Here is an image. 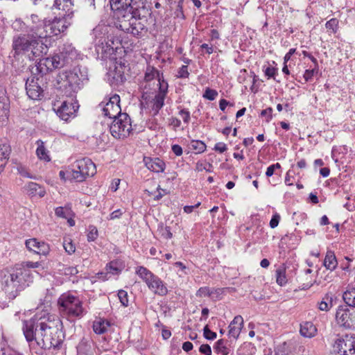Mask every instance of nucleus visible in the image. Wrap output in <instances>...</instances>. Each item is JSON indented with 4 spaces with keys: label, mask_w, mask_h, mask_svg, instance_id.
<instances>
[{
    "label": "nucleus",
    "mask_w": 355,
    "mask_h": 355,
    "mask_svg": "<svg viewBox=\"0 0 355 355\" xmlns=\"http://www.w3.org/2000/svg\"><path fill=\"white\" fill-rule=\"evenodd\" d=\"M70 209L64 208L62 207H58L55 209V215L63 218H68V217L70 216Z\"/></svg>",
    "instance_id": "38"
},
{
    "label": "nucleus",
    "mask_w": 355,
    "mask_h": 355,
    "mask_svg": "<svg viewBox=\"0 0 355 355\" xmlns=\"http://www.w3.org/2000/svg\"><path fill=\"white\" fill-rule=\"evenodd\" d=\"M132 130L131 119L126 113L115 117L110 126L111 135L119 139L128 137Z\"/></svg>",
    "instance_id": "9"
},
{
    "label": "nucleus",
    "mask_w": 355,
    "mask_h": 355,
    "mask_svg": "<svg viewBox=\"0 0 355 355\" xmlns=\"http://www.w3.org/2000/svg\"><path fill=\"white\" fill-rule=\"evenodd\" d=\"M26 246L30 251L40 255H46L50 251V248L47 243L39 241L36 239L26 240Z\"/></svg>",
    "instance_id": "17"
},
{
    "label": "nucleus",
    "mask_w": 355,
    "mask_h": 355,
    "mask_svg": "<svg viewBox=\"0 0 355 355\" xmlns=\"http://www.w3.org/2000/svg\"><path fill=\"white\" fill-rule=\"evenodd\" d=\"M33 277L28 270L16 267L4 275L2 283L3 289L10 298H15L18 294L29 286Z\"/></svg>",
    "instance_id": "4"
},
{
    "label": "nucleus",
    "mask_w": 355,
    "mask_h": 355,
    "mask_svg": "<svg viewBox=\"0 0 355 355\" xmlns=\"http://www.w3.org/2000/svg\"><path fill=\"white\" fill-rule=\"evenodd\" d=\"M36 144L37 145L36 154L38 158L46 162L50 161V157L48 155V150L44 147V142L42 140L39 139L36 141Z\"/></svg>",
    "instance_id": "29"
},
{
    "label": "nucleus",
    "mask_w": 355,
    "mask_h": 355,
    "mask_svg": "<svg viewBox=\"0 0 355 355\" xmlns=\"http://www.w3.org/2000/svg\"><path fill=\"white\" fill-rule=\"evenodd\" d=\"M37 68L40 73H46L49 71L54 70L51 56L40 58L37 62Z\"/></svg>",
    "instance_id": "24"
},
{
    "label": "nucleus",
    "mask_w": 355,
    "mask_h": 355,
    "mask_svg": "<svg viewBox=\"0 0 355 355\" xmlns=\"http://www.w3.org/2000/svg\"><path fill=\"white\" fill-rule=\"evenodd\" d=\"M276 282L280 286H285L288 282L286 267L284 264L279 266L275 270Z\"/></svg>",
    "instance_id": "26"
},
{
    "label": "nucleus",
    "mask_w": 355,
    "mask_h": 355,
    "mask_svg": "<svg viewBox=\"0 0 355 355\" xmlns=\"http://www.w3.org/2000/svg\"><path fill=\"white\" fill-rule=\"evenodd\" d=\"M343 298L346 304L355 307V288L350 287L343 295Z\"/></svg>",
    "instance_id": "32"
},
{
    "label": "nucleus",
    "mask_w": 355,
    "mask_h": 355,
    "mask_svg": "<svg viewBox=\"0 0 355 355\" xmlns=\"http://www.w3.org/2000/svg\"><path fill=\"white\" fill-rule=\"evenodd\" d=\"M207 166L211 167V164H207L204 162H198L196 165V171L200 172L204 170H207Z\"/></svg>",
    "instance_id": "57"
},
{
    "label": "nucleus",
    "mask_w": 355,
    "mask_h": 355,
    "mask_svg": "<svg viewBox=\"0 0 355 355\" xmlns=\"http://www.w3.org/2000/svg\"><path fill=\"white\" fill-rule=\"evenodd\" d=\"M338 24V20L336 19L333 18L329 20L326 23L325 26L328 30H330L332 33H336L337 31Z\"/></svg>",
    "instance_id": "44"
},
{
    "label": "nucleus",
    "mask_w": 355,
    "mask_h": 355,
    "mask_svg": "<svg viewBox=\"0 0 355 355\" xmlns=\"http://www.w3.org/2000/svg\"><path fill=\"white\" fill-rule=\"evenodd\" d=\"M182 2H183V0H180L178 5V8L175 12V15L177 18H180L181 19H184L185 16H184V14L183 12Z\"/></svg>",
    "instance_id": "49"
},
{
    "label": "nucleus",
    "mask_w": 355,
    "mask_h": 355,
    "mask_svg": "<svg viewBox=\"0 0 355 355\" xmlns=\"http://www.w3.org/2000/svg\"><path fill=\"white\" fill-rule=\"evenodd\" d=\"M78 272V269L73 266H68L64 268V274L66 275H74Z\"/></svg>",
    "instance_id": "58"
},
{
    "label": "nucleus",
    "mask_w": 355,
    "mask_h": 355,
    "mask_svg": "<svg viewBox=\"0 0 355 355\" xmlns=\"http://www.w3.org/2000/svg\"><path fill=\"white\" fill-rule=\"evenodd\" d=\"M323 264L327 270H329L331 271H333L334 270L336 269L338 265V262L334 252H327Z\"/></svg>",
    "instance_id": "27"
},
{
    "label": "nucleus",
    "mask_w": 355,
    "mask_h": 355,
    "mask_svg": "<svg viewBox=\"0 0 355 355\" xmlns=\"http://www.w3.org/2000/svg\"><path fill=\"white\" fill-rule=\"evenodd\" d=\"M116 10V27L134 36H140L146 28L147 17L151 15V6L147 0H110Z\"/></svg>",
    "instance_id": "2"
},
{
    "label": "nucleus",
    "mask_w": 355,
    "mask_h": 355,
    "mask_svg": "<svg viewBox=\"0 0 355 355\" xmlns=\"http://www.w3.org/2000/svg\"><path fill=\"white\" fill-rule=\"evenodd\" d=\"M179 115L182 118L184 123L188 124L190 121V112L185 109H182L179 112Z\"/></svg>",
    "instance_id": "51"
},
{
    "label": "nucleus",
    "mask_w": 355,
    "mask_h": 355,
    "mask_svg": "<svg viewBox=\"0 0 355 355\" xmlns=\"http://www.w3.org/2000/svg\"><path fill=\"white\" fill-rule=\"evenodd\" d=\"M172 150L177 156H180L182 154V148L180 145L175 144L172 146Z\"/></svg>",
    "instance_id": "64"
},
{
    "label": "nucleus",
    "mask_w": 355,
    "mask_h": 355,
    "mask_svg": "<svg viewBox=\"0 0 355 355\" xmlns=\"http://www.w3.org/2000/svg\"><path fill=\"white\" fill-rule=\"evenodd\" d=\"M272 109L271 107L263 110L261 112V115L266 118V121L267 123H268L272 119Z\"/></svg>",
    "instance_id": "55"
},
{
    "label": "nucleus",
    "mask_w": 355,
    "mask_h": 355,
    "mask_svg": "<svg viewBox=\"0 0 355 355\" xmlns=\"http://www.w3.org/2000/svg\"><path fill=\"white\" fill-rule=\"evenodd\" d=\"M318 71V68L314 67L313 69H306L304 74V78L306 81H309L312 79L315 73Z\"/></svg>",
    "instance_id": "50"
},
{
    "label": "nucleus",
    "mask_w": 355,
    "mask_h": 355,
    "mask_svg": "<svg viewBox=\"0 0 355 355\" xmlns=\"http://www.w3.org/2000/svg\"><path fill=\"white\" fill-rule=\"evenodd\" d=\"M159 85V94L166 96L168 92V83L163 78L162 74L157 79Z\"/></svg>",
    "instance_id": "37"
},
{
    "label": "nucleus",
    "mask_w": 355,
    "mask_h": 355,
    "mask_svg": "<svg viewBox=\"0 0 355 355\" xmlns=\"http://www.w3.org/2000/svg\"><path fill=\"white\" fill-rule=\"evenodd\" d=\"M165 98V95L157 93L150 101L152 110L154 112L153 114H157L164 106Z\"/></svg>",
    "instance_id": "28"
},
{
    "label": "nucleus",
    "mask_w": 355,
    "mask_h": 355,
    "mask_svg": "<svg viewBox=\"0 0 355 355\" xmlns=\"http://www.w3.org/2000/svg\"><path fill=\"white\" fill-rule=\"evenodd\" d=\"M300 334L305 338H313L316 335L317 329L311 322H304L300 324Z\"/></svg>",
    "instance_id": "22"
},
{
    "label": "nucleus",
    "mask_w": 355,
    "mask_h": 355,
    "mask_svg": "<svg viewBox=\"0 0 355 355\" xmlns=\"http://www.w3.org/2000/svg\"><path fill=\"white\" fill-rule=\"evenodd\" d=\"M63 247L69 254H73L76 250V247L70 239L64 241Z\"/></svg>",
    "instance_id": "40"
},
{
    "label": "nucleus",
    "mask_w": 355,
    "mask_h": 355,
    "mask_svg": "<svg viewBox=\"0 0 355 355\" xmlns=\"http://www.w3.org/2000/svg\"><path fill=\"white\" fill-rule=\"evenodd\" d=\"M31 24L28 25V34H20L13 37L12 48L17 54L27 55L30 60L41 57L46 49V46L42 40L40 31L44 28L46 19H41L38 15L30 16Z\"/></svg>",
    "instance_id": "3"
},
{
    "label": "nucleus",
    "mask_w": 355,
    "mask_h": 355,
    "mask_svg": "<svg viewBox=\"0 0 355 355\" xmlns=\"http://www.w3.org/2000/svg\"><path fill=\"white\" fill-rule=\"evenodd\" d=\"M122 268L123 267L121 263H119L118 261H111L108 265L106 266V273H98V277L103 281L107 280L110 278L108 275H118L121 272Z\"/></svg>",
    "instance_id": "18"
},
{
    "label": "nucleus",
    "mask_w": 355,
    "mask_h": 355,
    "mask_svg": "<svg viewBox=\"0 0 355 355\" xmlns=\"http://www.w3.org/2000/svg\"><path fill=\"white\" fill-rule=\"evenodd\" d=\"M38 262L25 261L21 263V267L19 268H24L28 270V268H35L39 266Z\"/></svg>",
    "instance_id": "54"
},
{
    "label": "nucleus",
    "mask_w": 355,
    "mask_h": 355,
    "mask_svg": "<svg viewBox=\"0 0 355 355\" xmlns=\"http://www.w3.org/2000/svg\"><path fill=\"white\" fill-rule=\"evenodd\" d=\"M203 331L204 336L207 340H214L216 338V334L211 331L207 325L204 327Z\"/></svg>",
    "instance_id": "48"
},
{
    "label": "nucleus",
    "mask_w": 355,
    "mask_h": 355,
    "mask_svg": "<svg viewBox=\"0 0 355 355\" xmlns=\"http://www.w3.org/2000/svg\"><path fill=\"white\" fill-rule=\"evenodd\" d=\"M227 145L222 142L217 143L214 146V150L220 153H224L225 151L227 150Z\"/></svg>",
    "instance_id": "62"
},
{
    "label": "nucleus",
    "mask_w": 355,
    "mask_h": 355,
    "mask_svg": "<svg viewBox=\"0 0 355 355\" xmlns=\"http://www.w3.org/2000/svg\"><path fill=\"white\" fill-rule=\"evenodd\" d=\"M120 97L118 94H114L109 98L105 103L102 102L99 106L101 107L103 114L110 119H114L123 114L120 106Z\"/></svg>",
    "instance_id": "13"
},
{
    "label": "nucleus",
    "mask_w": 355,
    "mask_h": 355,
    "mask_svg": "<svg viewBox=\"0 0 355 355\" xmlns=\"http://www.w3.org/2000/svg\"><path fill=\"white\" fill-rule=\"evenodd\" d=\"M210 291H211V288H209V287H207V286L201 287L197 291L196 296L200 297H206V296L210 297V295H211Z\"/></svg>",
    "instance_id": "46"
},
{
    "label": "nucleus",
    "mask_w": 355,
    "mask_h": 355,
    "mask_svg": "<svg viewBox=\"0 0 355 355\" xmlns=\"http://www.w3.org/2000/svg\"><path fill=\"white\" fill-rule=\"evenodd\" d=\"M123 213V212L121 209H116L110 214L109 217H107V220H115L119 218L122 216Z\"/></svg>",
    "instance_id": "60"
},
{
    "label": "nucleus",
    "mask_w": 355,
    "mask_h": 355,
    "mask_svg": "<svg viewBox=\"0 0 355 355\" xmlns=\"http://www.w3.org/2000/svg\"><path fill=\"white\" fill-rule=\"evenodd\" d=\"M339 306L336 313L337 323L345 328H351L355 326V309L354 306Z\"/></svg>",
    "instance_id": "10"
},
{
    "label": "nucleus",
    "mask_w": 355,
    "mask_h": 355,
    "mask_svg": "<svg viewBox=\"0 0 355 355\" xmlns=\"http://www.w3.org/2000/svg\"><path fill=\"white\" fill-rule=\"evenodd\" d=\"M42 80L40 78L33 76L28 78L26 83V89L28 97L33 100L40 99L43 96V89L40 85Z\"/></svg>",
    "instance_id": "14"
},
{
    "label": "nucleus",
    "mask_w": 355,
    "mask_h": 355,
    "mask_svg": "<svg viewBox=\"0 0 355 355\" xmlns=\"http://www.w3.org/2000/svg\"><path fill=\"white\" fill-rule=\"evenodd\" d=\"M71 173L73 180L81 182L96 174V166L90 159L83 158L73 163Z\"/></svg>",
    "instance_id": "8"
},
{
    "label": "nucleus",
    "mask_w": 355,
    "mask_h": 355,
    "mask_svg": "<svg viewBox=\"0 0 355 355\" xmlns=\"http://www.w3.org/2000/svg\"><path fill=\"white\" fill-rule=\"evenodd\" d=\"M136 274L146 283L154 294L164 296L168 293L166 284L157 275L144 266L136 268Z\"/></svg>",
    "instance_id": "7"
},
{
    "label": "nucleus",
    "mask_w": 355,
    "mask_h": 355,
    "mask_svg": "<svg viewBox=\"0 0 355 355\" xmlns=\"http://www.w3.org/2000/svg\"><path fill=\"white\" fill-rule=\"evenodd\" d=\"M10 101L6 90L0 86V124L3 125L8 119Z\"/></svg>",
    "instance_id": "16"
},
{
    "label": "nucleus",
    "mask_w": 355,
    "mask_h": 355,
    "mask_svg": "<svg viewBox=\"0 0 355 355\" xmlns=\"http://www.w3.org/2000/svg\"><path fill=\"white\" fill-rule=\"evenodd\" d=\"M199 351L200 353H202L205 355H211V347L207 344L202 345L200 347Z\"/></svg>",
    "instance_id": "59"
},
{
    "label": "nucleus",
    "mask_w": 355,
    "mask_h": 355,
    "mask_svg": "<svg viewBox=\"0 0 355 355\" xmlns=\"http://www.w3.org/2000/svg\"><path fill=\"white\" fill-rule=\"evenodd\" d=\"M71 168H68L66 171H60L59 172V176L62 180H73L72 179Z\"/></svg>",
    "instance_id": "47"
},
{
    "label": "nucleus",
    "mask_w": 355,
    "mask_h": 355,
    "mask_svg": "<svg viewBox=\"0 0 355 355\" xmlns=\"http://www.w3.org/2000/svg\"><path fill=\"white\" fill-rule=\"evenodd\" d=\"M170 125H173L174 128L180 127L181 121L176 117H171L169 119Z\"/></svg>",
    "instance_id": "63"
},
{
    "label": "nucleus",
    "mask_w": 355,
    "mask_h": 355,
    "mask_svg": "<svg viewBox=\"0 0 355 355\" xmlns=\"http://www.w3.org/2000/svg\"><path fill=\"white\" fill-rule=\"evenodd\" d=\"M60 312L69 318H80L86 313L82 301L70 293H64L58 298Z\"/></svg>",
    "instance_id": "5"
},
{
    "label": "nucleus",
    "mask_w": 355,
    "mask_h": 355,
    "mask_svg": "<svg viewBox=\"0 0 355 355\" xmlns=\"http://www.w3.org/2000/svg\"><path fill=\"white\" fill-rule=\"evenodd\" d=\"M118 297L123 306H128V295L126 291L120 290L118 293Z\"/></svg>",
    "instance_id": "43"
},
{
    "label": "nucleus",
    "mask_w": 355,
    "mask_h": 355,
    "mask_svg": "<svg viewBox=\"0 0 355 355\" xmlns=\"http://www.w3.org/2000/svg\"><path fill=\"white\" fill-rule=\"evenodd\" d=\"M98 237V230L95 226L90 225L89 227V232L87 234V240L94 241Z\"/></svg>",
    "instance_id": "41"
},
{
    "label": "nucleus",
    "mask_w": 355,
    "mask_h": 355,
    "mask_svg": "<svg viewBox=\"0 0 355 355\" xmlns=\"http://www.w3.org/2000/svg\"><path fill=\"white\" fill-rule=\"evenodd\" d=\"M62 17H54L53 19H47L44 29L39 30L42 40L53 35H58L63 33L70 26L71 22L68 19H71L73 17V11L67 12Z\"/></svg>",
    "instance_id": "6"
},
{
    "label": "nucleus",
    "mask_w": 355,
    "mask_h": 355,
    "mask_svg": "<svg viewBox=\"0 0 355 355\" xmlns=\"http://www.w3.org/2000/svg\"><path fill=\"white\" fill-rule=\"evenodd\" d=\"M279 220H280V216L278 214H274L270 221V227L275 228L276 227H277Z\"/></svg>",
    "instance_id": "56"
},
{
    "label": "nucleus",
    "mask_w": 355,
    "mask_h": 355,
    "mask_svg": "<svg viewBox=\"0 0 355 355\" xmlns=\"http://www.w3.org/2000/svg\"><path fill=\"white\" fill-rule=\"evenodd\" d=\"M265 75L268 78H274L277 72V69L275 67H268L264 70Z\"/></svg>",
    "instance_id": "53"
},
{
    "label": "nucleus",
    "mask_w": 355,
    "mask_h": 355,
    "mask_svg": "<svg viewBox=\"0 0 355 355\" xmlns=\"http://www.w3.org/2000/svg\"><path fill=\"white\" fill-rule=\"evenodd\" d=\"M62 84L60 87H63L64 95L67 97L71 98L73 100L75 94L79 89L80 79L77 73L73 71L67 72L64 75V79H62Z\"/></svg>",
    "instance_id": "12"
},
{
    "label": "nucleus",
    "mask_w": 355,
    "mask_h": 355,
    "mask_svg": "<svg viewBox=\"0 0 355 355\" xmlns=\"http://www.w3.org/2000/svg\"><path fill=\"white\" fill-rule=\"evenodd\" d=\"M17 171L18 173L23 177L28 178H33V176L30 175L28 171L23 166H19L17 167Z\"/></svg>",
    "instance_id": "61"
},
{
    "label": "nucleus",
    "mask_w": 355,
    "mask_h": 355,
    "mask_svg": "<svg viewBox=\"0 0 355 355\" xmlns=\"http://www.w3.org/2000/svg\"><path fill=\"white\" fill-rule=\"evenodd\" d=\"M162 74H160L159 72L154 67H148L145 73V80L146 81H150L153 79H157Z\"/></svg>",
    "instance_id": "34"
},
{
    "label": "nucleus",
    "mask_w": 355,
    "mask_h": 355,
    "mask_svg": "<svg viewBox=\"0 0 355 355\" xmlns=\"http://www.w3.org/2000/svg\"><path fill=\"white\" fill-rule=\"evenodd\" d=\"M189 76L188 71V67L187 65H182L178 71V78H186Z\"/></svg>",
    "instance_id": "52"
},
{
    "label": "nucleus",
    "mask_w": 355,
    "mask_h": 355,
    "mask_svg": "<svg viewBox=\"0 0 355 355\" xmlns=\"http://www.w3.org/2000/svg\"><path fill=\"white\" fill-rule=\"evenodd\" d=\"M225 288H212L210 291V297L214 300H219L223 295Z\"/></svg>",
    "instance_id": "39"
},
{
    "label": "nucleus",
    "mask_w": 355,
    "mask_h": 355,
    "mask_svg": "<svg viewBox=\"0 0 355 355\" xmlns=\"http://www.w3.org/2000/svg\"><path fill=\"white\" fill-rule=\"evenodd\" d=\"M190 148L195 150L197 153H201L206 150V145L202 141L193 140L191 141Z\"/></svg>",
    "instance_id": "36"
},
{
    "label": "nucleus",
    "mask_w": 355,
    "mask_h": 355,
    "mask_svg": "<svg viewBox=\"0 0 355 355\" xmlns=\"http://www.w3.org/2000/svg\"><path fill=\"white\" fill-rule=\"evenodd\" d=\"M109 326V322L104 320H99L94 322L93 330L97 334H103L107 331Z\"/></svg>",
    "instance_id": "31"
},
{
    "label": "nucleus",
    "mask_w": 355,
    "mask_h": 355,
    "mask_svg": "<svg viewBox=\"0 0 355 355\" xmlns=\"http://www.w3.org/2000/svg\"><path fill=\"white\" fill-rule=\"evenodd\" d=\"M217 91L211 89L210 88H207L203 94V97L209 101H214L217 97Z\"/></svg>",
    "instance_id": "42"
},
{
    "label": "nucleus",
    "mask_w": 355,
    "mask_h": 355,
    "mask_svg": "<svg viewBox=\"0 0 355 355\" xmlns=\"http://www.w3.org/2000/svg\"><path fill=\"white\" fill-rule=\"evenodd\" d=\"M60 326L61 321L58 317L43 313L25 321L23 331L31 346L36 345L41 349L57 348L63 340Z\"/></svg>",
    "instance_id": "1"
},
{
    "label": "nucleus",
    "mask_w": 355,
    "mask_h": 355,
    "mask_svg": "<svg viewBox=\"0 0 355 355\" xmlns=\"http://www.w3.org/2000/svg\"><path fill=\"white\" fill-rule=\"evenodd\" d=\"M25 190L29 196H39L40 198L44 196L46 191L45 189L40 184L30 182L24 187Z\"/></svg>",
    "instance_id": "21"
},
{
    "label": "nucleus",
    "mask_w": 355,
    "mask_h": 355,
    "mask_svg": "<svg viewBox=\"0 0 355 355\" xmlns=\"http://www.w3.org/2000/svg\"><path fill=\"white\" fill-rule=\"evenodd\" d=\"M10 154V148L6 144L0 145V173L4 170Z\"/></svg>",
    "instance_id": "25"
},
{
    "label": "nucleus",
    "mask_w": 355,
    "mask_h": 355,
    "mask_svg": "<svg viewBox=\"0 0 355 355\" xmlns=\"http://www.w3.org/2000/svg\"><path fill=\"white\" fill-rule=\"evenodd\" d=\"M144 162L146 166L151 171L160 173L165 169V163L159 158L145 157Z\"/></svg>",
    "instance_id": "19"
},
{
    "label": "nucleus",
    "mask_w": 355,
    "mask_h": 355,
    "mask_svg": "<svg viewBox=\"0 0 355 355\" xmlns=\"http://www.w3.org/2000/svg\"><path fill=\"white\" fill-rule=\"evenodd\" d=\"M51 60L54 69L63 67L66 63L65 56L63 55V53L51 56Z\"/></svg>",
    "instance_id": "33"
},
{
    "label": "nucleus",
    "mask_w": 355,
    "mask_h": 355,
    "mask_svg": "<svg viewBox=\"0 0 355 355\" xmlns=\"http://www.w3.org/2000/svg\"><path fill=\"white\" fill-rule=\"evenodd\" d=\"M333 347L338 355H355V336L346 335L337 339Z\"/></svg>",
    "instance_id": "11"
},
{
    "label": "nucleus",
    "mask_w": 355,
    "mask_h": 355,
    "mask_svg": "<svg viewBox=\"0 0 355 355\" xmlns=\"http://www.w3.org/2000/svg\"><path fill=\"white\" fill-rule=\"evenodd\" d=\"M215 350L222 355H227L230 352V349L226 347L225 341L223 339L218 340L214 347Z\"/></svg>",
    "instance_id": "35"
},
{
    "label": "nucleus",
    "mask_w": 355,
    "mask_h": 355,
    "mask_svg": "<svg viewBox=\"0 0 355 355\" xmlns=\"http://www.w3.org/2000/svg\"><path fill=\"white\" fill-rule=\"evenodd\" d=\"M333 306V295L327 293L318 303V309L322 311H329Z\"/></svg>",
    "instance_id": "30"
},
{
    "label": "nucleus",
    "mask_w": 355,
    "mask_h": 355,
    "mask_svg": "<svg viewBox=\"0 0 355 355\" xmlns=\"http://www.w3.org/2000/svg\"><path fill=\"white\" fill-rule=\"evenodd\" d=\"M78 0H55L53 6L58 9H61L60 6L63 3L62 10H67V12L72 10V7ZM95 0H88V3L90 6H94Z\"/></svg>",
    "instance_id": "23"
},
{
    "label": "nucleus",
    "mask_w": 355,
    "mask_h": 355,
    "mask_svg": "<svg viewBox=\"0 0 355 355\" xmlns=\"http://www.w3.org/2000/svg\"><path fill=\"white\" fill-rule=\"evenodd\" d=\"M243 324V319L241 315H236L229 325L230 336L237 338L241 333Z\"/></svg>",
    "instance_id": "20"
},
{
    "label": "nucleus",
    "mask_w": 355,
    "mask_h": 355,
    "mask_svg": "<svg viewBox=\"0 0 355 355\" xmlns=\"http://www.w3.org/2000/svg\"><path fill=\"white\" fill-rule=\"evenodd\" d=\"M25 27V23L19 19H15L12 24V28L16 31H21Z\"/></svg>",
    "instance_id": "45"
},
{
    "label": "nucleus",
    "mask_w": 355,
    "mask_h": 355,
    "mask_svg": "<svg viewBox=\"0 0 355 355\" xmlns=\"http://www.w3.org/2000/svg\"><path fill=\"white\" fill-rule=\"evenodd\" d=\"M71 99L70 102L64 101L57 108V114L64 121H67L70 117L75 116L78 106L76 103H73Z\"/></svg>",
    "instance_id": "15"
}]
</instances>
